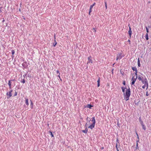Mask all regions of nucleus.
<instances>
[{
  "mask_svg": "<svg viewBox=\"0 0 151 151\" xmlns=\"http://www.w3.org/2000/svg\"><path fill=\"white\" fill-rule=\"evenodd\" d=\"M54 39H55V40L56 38H55V34L54 35Z\"/></svg>",
  "mask_w": 151,
  "mask_h": 151,
  "instance_id": "40",
  "label": "nucleus"
},
{
  "mask_svg": "<svg viewBox=\"0 0 151 151\" xmlns=\"http://www.w3.org/2000/svg\"><path fill=\"white\" fill-rule=\"evenodd\" d=\"M143 129L144 130L146 129V127L145 125H144L143 124L142 125Z\"/></svg>",
  "mask_w": 151,
  "mask_h": 151,
  "instance_id": "26",
  "label": "nucleus"
},
{
  "mask_svg": "<svg viewBox=\"0 0 151 151\" xmlns=\"http://www.w3.org/2000/svg\"><path fill=\"white\" fill-rule=\"evenodd\" d=\"M122 54L121 53L118 54L117 55L116 60H117L118 59H121L122 58Z\"/></svg>",
  "mask_w": 151,
  "mask_h": 151,
  "instance_id": "6",
  "label": "nucleus"
},
{
  "mask_svg": "<svg viewBox=\"0 0 151 151\" xmlns=\"http://www.w3.org/2000/svg\"><path fill=\"white\" fill-rule=\"evenodd\" d=\"M25 103L26 105L28 106L29 105L28 103V99L25 98Z\"/></svg>",
  "mask_w": 151,
  "mask_h": 151,
  "instance_id": "16",
  "label": "nucleus"
},
{
  "mask_svg": "<svg viewBox=\"0 0 151 151\" xmlns=\"http://www.w3.org/2000/svg\"><path fill=\"white\" fill-rule=\"evenodd\" d=\"M142 83L144 84H148V81L146 78H145L142 81Z\"/></svg>",
  "mask_w": 151,
  "mask_h": 151,
  "instance_id": "5",
  "label": "nucleus"
},
{
  "mask_svg": "<svg viewBox=\"0 0 151 151\" xmlns=\"http://www.w3.org/2000/svg\"><path fill=\"white\" fill-rule=\"evenodd\" d=\"M101 149H104V148L103 147H102Z\"/></svg>",
  "mask_w": 151,
  "mask_h": 151,
  "instance_id": "49",
  "label": "nucleus"
},
{
  "mask_svg": "<svg viewBox=\"0 0 151 151\" xmlns=\"http://www.w3.org/2000/svg\"><path fill=\"white\" fill-rule=\"evenodd\" d=\"M129 25H130L129 24L128 25V26H129V31H128V33H129V36H130V37H131V35H132V31L131 30V27L129 26Z\"/></svg>",
  "mask_w": 151,
  "mask_h": 151,
  "instance_id": "7",
  "label": "nucleus"
},
{
  "mask_svg": "<svg viewBox=\"0 0 151 151\" xmlns=\"http://www.w3.org/2000/svg\"><path fill=\"white\" fill-rule=\"evenodd\" d=\"M90 121H87L86 123L85 124V127H87L90 124Z\"/></svg>",
  "mask_w": 151,
  "mask_h": 151,
  "instance_id": "14",
  "label": "nucleus"
},
{
  "mask_svg": "<svg viewBox=\"0 0 151 151\" xmlns=\"http://www.w3.org/2000/svg\"><path fill=\"white\" fill-rule=\"evenodd\" d=\"M17 92L16 91H15L14 96H16L17 95Z\"/></svg>",
  "mask_w": 151,
  "mask_h": 151,
  "instance_id": "34",
  "label": "nucleus"
},
{
  "mask_svg": "<svg viewBox=\"0 0 151 151\" xmlns=\"http://www.w3.org/2000/svg\"><path fill=\"white\" fill-rule=\"evenodd\" d=\"M119 140L118 139H117V141L118 142Z\"/></svg>",
  "mask_w": 151,
  "mask_h": 151,
  "instance_id": "44",
  "label": "nucleus"
},
{
  "mask_svg": "<svg viewBox=\"0 0 151 151\" xmlns=\"http://www.w3.org/2000/svg\"><path fill=\"white\" fill-rule=\"evenodd\" d=\"M88 63H93L92 60L91 59V56H89L88 57Z\"/></svg>",
  "mask_w": 151,
  "mask_h": 151,
  "instance_id": "9",
  "label": "nucleus"
},
{
  "mask_svg": "<svg viewBox=\"0 0 151 151\" xmlns=\"http://www.w3.org/2000/svg\"><path fill=\"white\" fill-rule=\"evenodd\" d=\"M145 87H146V90L147 89L148 87V84H144V86H142V88H145Z\"/></svg>",
  "mask_w": 151,
  "mask_h": 151,
  "instance_id": "13",
  "label": "nucleus"
},
{
  "mask_svg": "<svg viewBox=\"0 0 151 151\" xmlns=\"http://www.w3.org/2000/svg\"><path fill=\"white\" fill-rule=\"evenodd\" d=\"M139 122L141 125L143 124V121L141 120L140 118H139Z\"/></svg>",
  "mask_w": 151,
  "mask_h": 151,
  "instance_id": "28",
  "label": "nucleus"
},
{
  "mask_svg": "<svg viewBox=\"0 0 151 151\" xmlns=\"http://www.w3.org/2000/svg\"><path fill=\"white\" fill-rule=\"evenodd\" d=\"M54 42H55V43H53V46L55 47V45H57V42H56L55 40H54Z\"/></svg>",
  "mask_w": 151,
  "mask_h": 151,
  "instance_id": "21",
  "label": "nucleus"
},
{
  "mask_svg": "<svg viewBox=\"0 0 151 151\" xmlns=\"http://www.w3.org/2000/svg\"><path fill=\"white\" fill-rule=\"evenodd\" d=\"M132 69L133 70L135 71L136 73H137V70L136 67H132Z\"/></svg>",
  "mask_w": 151,
  "mask_h": 151,
  "instance_id": "15",
  "label": "nucleus"
},
{
  "mask_svg": "<svg viewBox=\"0 0 151 151\" xmlns=\"http://www.w3.org/2000/svg\"><path fill=\"white\" fill-rule=\"evenodd\" d=\"M138 79L140 81H142V78H141V77L140 76H139L138 77Z\"/></svg>",
  "mask_w": 151,
  "mask_h": 151,
  "instance_id": "27",
  "label": "nucleus"
},
{
  "mask_svg": "<svg viewBox=\"0 0 151 151\" xmlns=\"http://www.w3.org/2000/svg\"><path fill=\"white\" fill-rule=\"evenodd\" d=\"M100 78H99L98 80L97 81V83H98V87H99L100 86Z\"/></svg>",
  "mask_w": 151,
  "mask_h": 151,
  "instance_id": "18",
  "label": "nucleus"
},
{
  "mask_svg": "<svg viewBox=\"0 0 151 151\" xmlns=\"http://www.w3.org/2000/svg\"><path fill=\"white\" fill-rule=\"evenodd\" d=\"M104 3H105V7H106V9H107V5L106 2V1H105V2H104Z\"/></svg>",
  "mask_w": 151,
  "mask_h": 151,
  "instance_id": "31",
  "label": "nucleus"
},
{
  "mask_svg": "<svg viewBox=\"0 0 151 151\" xmlns=\"http://www.w3.org/2000/svg\"><path fill=\"white\" fill-rule=\"evenodd\" d=\"M137 138L138 139V140H137V142H136V149L138 150L139 149V147L138 146V142H139V138L138 135L137 133Z\"/></svg>",
  "mask_w": 151,
  "mask_h": 151,
  "instance_id": "8",
  "label": "nucleus"
},
{
  "mask_svg": "<svg viewBox=\"0 0 151 151\" xmlns=\"http://www.w3.org/2000/svg\"><path fill=\"white\" fill-rule=\"evenodd\" d=\"M8 84L9 87V88L11 89L12 88V82L11 80H9L8 81Z\"/></svg>",
  "mask_w": 151,
  "mask_h": 151,
  "instance_id": "10",
  "label": "nucleus"
},
{
  "mask_svg": "<svg viewBox=\"0 0 151 151\" xmlns=\"http://www.w3.org/2000/svg\"><path fill=\"white\" fill-rule=\"evenodd\" d=\"M21 83H25V79L24 78V79H22V80L21 81Z\"/></svg>",
  "mask_w": 151,
  "mask_h": 151,
  "instance_id": "22",
  "label": "nucleus"
},
{
  "mask_svg": "<svg viewBox=\"0 0 151 151\" xmlns=\"http://www.w3.org/2000/svg\"><path fill=\"white\" fill-rule=\"evenodd\" d=\"M14 80H11V81H14Z\"/></svg>",
  "mask_w": 151,
  "mask_h": 151,
  "instance_id": "46",
  "label": "nucleus"
},
{
  "mask_svg": "<svg viewBox=\"0 0 151 151\" xmlns=\"http://www.w3.org/2000/svg\"><path fill=\"white\" fill-rule=\"evenodd\" d=\"M91 122H92V124L88 127V128H90L91 129H92L94 128L95 126L96 121L94 117H93L92 118Z\"/></svg>",
  "mask_w": 151,
  "mask_h": 151,
  "instance_id": "2",
  "label": "nucleus"
},
{
  "mask_svg": "<svg viewBox=\"0 0 151 151\" xmlns=\"http://www.w3.org/2000/svg\"><path fill=\"white\" fill-rule=\"evenodd\" d=\"M123 84L124 85H125V81H124L123 82Z\"/></svg>",
  "mask_w": 151,
  "mask_h": 151,
  "instance_id": "36",
  "label": "nucleus"
},
{
  "mask_svg": "<svg viewBox=\"0 0 151 151\" xmlns=\"http://www.w3.org/2000/svg\"><path fill=\"white\" fill-rule=\"evenodd\" d=\"M138 65L139 67H140V63L139 58L138 59Z\"/></svg>",
  "mask_w": 151,
  "mask_h": 151,
  "instance_id": "19",
  "label": "nucleus"
},
{
  "mask_svg": "<svg viewBox=\"0 0 151 151\" xmlns=\"http://www.w3.org/2000/svg\"><path fill=\"white\" fill-rule=\"evenodd\" d=\"M150 19H151V16L150 17Z\"/></svg>",
  "mask_w": 151,
  "mask_h": 151,
  "instance_id": "45",
  "label": "nucleus"
},
{
  "mask_svg": "<svg viewBox=\"0 0 151 151\" xmlns=\"http://www.w3.org/2000/svg\"><path fill=\"white\" fill-rule=\"evenodd\" d=\"M19 11H20V9H19Z\"/></svg>",
  "mask_w": 151,
  "mask_h": 151,
  "instance_id": "50",
  "label": "nucleus"
},
{
  "mask_svg": "<svg viewBox=\"0 0 151 151\" xmlns=\"http://www.w3.org/2000/svg\"><path fill=\"white\" fill-rule=\"evenodd\" d=\"M88 129L86 127V128L85 130H83L82 131V132L85 134H87L88 132Z\"/></svg>",
  "mask_w": 151,
  "mask_h": 151,
  "instance_id": "11",
  "label": "nucleus"
},
{
  "mask_svg": "<svg viewBox=\"0 0 151 151\" xmlns=\"http://www.w3.org/2000/svg\"><path fill=\"white\" fill-rule=\"evenodd\" d=\"M4 20H3L2 21V22H4Z\"/></svg>",
  "mask_w": 151,
  "mask_h": 151,
  "instance_id": "47",
  "label": "nucleus"
},
{
  "mask_svg": "<svg viewBox=\"0 0 151 151\" xmlns=\"http://www.w3.org/2000/svg\"><path fill=\"white\" fill-rule=\"evenodd\" d=\"M135 81H132V85L134 84V83Z\"/></svg>",
  "mask_w": 151,
  "mask_h": 151,
  "instance_id": "33",
  "label": "nucleus"
},
{
  "mask_svg": "<svg viewBox=\"0 0 151 151\" xmlns=\"http://www.w3.org/2000/svg\"><path fill=\"white\" fill-rule=\"evenodd\" d=\"M130 95V89L129 88H128L127 89L126 92L124 93V99L126 101H127L129 99Z\"/></svg>",
  "mask_w": 151,
  "mask_h": 151,
  "instance_id": "1",
  "label": "nucleus"
},
{
  "mask_svg": "<svg viewBox=\"0 0 151 151\" xmlns=\"http://www.w3.org/2000/svg\"><path fill=\"white\" fill-rule=\"evenodd\" d=\"M30 101H31V104H30L31 107V108L32 109L33 108V103L32 101L30 100Z\"/></svg>",
  "mask_w": 151,
  "mask_h": 151,
  "instance_id": "25",
  "label": "nucleus"
},
{
  "mask_svg": "<svg viewBox=\"0 0 151 151\" xmlns=\"http://www.w3.org/2000/svg\"><path fill=\"white\" fill-rule=\"evenodd\" d=\"M13 91V90L12 89H11L10 91L9 92H7L6 93V95L7 96H9V98H10L12 96V92Z\"/></svg>",
  "mask_w": 151,
  "mask_h": 151,
  "instance_id": "3",
  "label": "nucleus"
},
{
  "mask_svg": "<svg viewBox=\"0 0 151 151\" xmlns=\"http://www.w3.org/2000/svg\"><path fill=\"white\" fill-rule=\"evenodd\" d=\"M137 78V76H133L132 78V81H136Z\"/></svg>",
  "mask_w": 151,
  "mask_h": 151,
  "instance_id": "12",
  "label": "nucleus"
},
{
  "mask_svg": "<svg viewBox=\"0 0 151 151\" xmlns=\"http://www.w3.org/2000/svg\"><path fill=\"white\" fill-rule=\"evenodd\" d=\"M95 4H96V3H94L93 5H92L90 6V9L89 12V15H90V14H91L90 13L92 12V8H93V6L95 5Z\"/></svg>",
  "mask_w": 151,
  "mask_h": 151,
  "instance_id": "4",
  "label": "nucleus"
},
{
  "mask_svg": "<svg viewBox=\"0 0 151 151\" xmlns=\"http://www.w3.org/2000/svg\"><path fill=\"white\" fill-rule=\"evenodd\" d=\"M57 74H60V73H59V71L58 70H57Z\"/></svg>",
  "mask_w": 151,
  "mask_h": 151,
  "instance_id": "38",
  "label": "nucleus"
},
{
  "mask_svg": "<svg viewBox=\"0 0 151 151\" xmlns=\"http://www.w3.org/2000/svg\"><path fill=\"white\" fill-rule=\"evenodd\" d=\"M60 80L61 81H62V79H61V78H60Z\"/></svg>",
  "mask_w": 151,
  "mask_h": 151,
  "instance_id": "48",
  "label": "nucleus"
},
{
  "mask_svg": "<svg viewBox=\"0 0 151 151\" xmlns=\"http://www.w3.org/2000/svg\"><path fill=\"white\" fill-rule=\"evenodd\" d=\"M137 73H136V72H135V75H136V76H137Z\"/></svg>",
  "mask_w": 151,
  "mask_h": 151,
  "instance_id": "43",
  "label": "nucleus"
},
{
  "mask_svg": "<svg viewBox=\"0 0 151 151\" xmlns=\"http://www.w3.org/2000/svg\"><path fill=\"white\" fill-rule=\"evenodd\" d=\"M93 30H94V32H96V29L95 28H93Z\"/></svg>",
  "mask_w": 151,
  "mask_h": 151,
  "instance_id": "37",
  "label": "nucleus"
},
{
  "mask_svg": "<svg viewBox=\"0 0 151 151\" xmlns=\"http://www.w3.org/2000/svg\"><path fill=\"white\" fill-rule=\"evenodd\" d=\"M60 74H59L58 75V77L60 79Z\"/></svg>",
  "mask_w": 151,
  "mask_h": 151,
  "instance_id": "41",
  "label": "nucleus"
},
{
  "mask_svg": "<svg viewBox=\"0 0 151 151\" xmlns=\"http://www.w3.org/2000/svg\"><path fill=\"white\" fill-rule=\"evenodd\" d=\"M145 37L147 40H148L149 39L148 38V34L147 33L146 34L145 36Z\"/></svg>",
  "mask_w": 151,
  "mask_h": 151,
  "instance_id": "20",
  "label": "nucleus"
},
{
  "mask_svg": "<svg viewBox=\"0 0 151 151\" xmlns=\"http://www.w3.org/2000/svg\"><path fill=\"white\" fill-rule=\"evenodd\" d=\"M49 132V133L51 135V137H54V135L52 134V132H51L50 131Z\"/></svg>",
  "mask_w": 151,
  "mask_h": 151,
  "instance_id": "23",
  "label": "nucleus"
},
{
  "mask_svg": "<svg viewBox=\"0 0 151 151\" xmlns=\"http://www.w3.org/2000/svg\"><path fill=\"white\" fill-rule=\"evenodd\" d=\"M12 55H13L14 53H15V51H14V50H12Z\"/></svg>",
  "mask_w": 151,
  "mask_h": 151,
  "instance_id": "29",
  "label": "nucleus"
},
{
  "mask_svg": "<svg viewBox=\"0 0 151 151\" xmlns=\"http://www.w3.org/2000/svg\"><path fill=\"white\" fill-rule=\"evenodd\" d=\"M128 42H129V44H130V41L129 40H128Z\"/></svg>",
  "mask_w": 151,
  "mask_h": 151,
  "instance_id": "39",
  "label": "nucleus"
},
{
  "mask_svg": "<svg viewBox=\"0 0 151 151\" xmlns=\"http://www.w3.org/2000/svg\"><path fill=\"white\" fill-rule=\"evenodd\" d=\"M87 107L88 108H89V109H91V107H92L93 106L91 105V104H88L87 105Z\"/></svg>",
  "mask_w": 151,
  "mask_h": 151,
  "instance_id": "17",
  "label": "nucleus"
},
{
  "mask_svg": "<svg viewBox=\"0 0 151 151\" xmlns=\"http://www.w3.org/2000/svg\"><path fill=\"white\" fill-rule=\"evenodd\" d=\"M146 31H147V33H148L149 32L148 29L147 27H146Z\"/></svg>",
  "mask_w": 151,
  "mask_h": 151,
  "instance_id": "32",
  "label": "nucleus"
},
{
  "mask_svg": "<svg viewBox=\"0 0 151 151\" xmlns=\"http://www.w3.org/2000/svg\"><path fill=\"white\" fill-rule=\"evenodd\" d=\"M26 76V74H24L23 76L24 77V78H25Z\"/></svg>",
  "mask_w": 151,
  "mask_h": 151,
  "instance_id": "42",
  "label": "nucleus"
},
{
  "mask_svg": "<svg viewBox=\"0 0 151 151\" xmlns=\"http://www.w3.org/2000/svg\"><path fill=\"white\" fill-rule=\"evenodd\" d=\"M116 149L117 151H119V150L118 149V147H117V143L116 144Z\"/></svg>",
  "mask_w": 151,
  "mask_h": 151,
  "instance_id": "30",
  "label": "nucleus"
},
{
  "mask_svg": "<svg viewBox=\"0 0 151 151\" xmlns=\"http://www.w3.org/2000/svg\"><path fill=\"white\" fill-rule=\"evenodd\" d=\"M121 88L122 90V91L123 93H124V90L125 89H126L125 88H124V87H123Z\"/></svg>",
  "mask_w": 151,
  "mask_h": 151,
  "instance_id": "24",
  "label": "nucleus"
},
{
  "mask_svg": "<svg viewBox=\"0 0 151 151\" xmlns=\"http://www.w3.org/2000/svg\"><path fill=\"white\" fill-rule=\"evenodd\" d=\"M146 96H147L149 95V94L148 93V92L147 91L146 92Z\"/></svg>",
  "mask_w": 151,
  "mask_h": 151,
  "instance_id": "35",
  "label": "nucleus"
}]
</instances>
